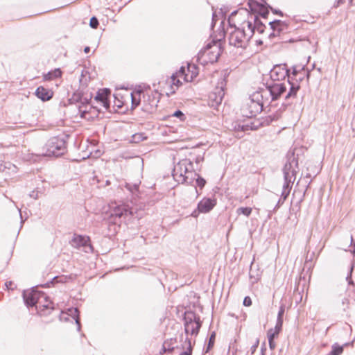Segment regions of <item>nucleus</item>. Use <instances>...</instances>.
<instances>
[{
	"instance_id": "f257e3e1",
	"label": "nucleus",
	"mask_w": 355,
	"mask_h": 355,
	"mask_svg": "<svg viewBox=\"0 0 355 355\" xmlns=\"http://www.w3.org/2000/svg\"><path fill=\"white\" fill-rule=\"evenodd\" d=\"M228 22L230 27L227 28V32L230 45L237 48H245L253 35V31L251 29V20L248 19L244 21L239 27L232 25L230 19Z\"/></svg>"
},
{
	"instance_id": "f03ea898",
	"label": "nucleus",
	"mask_w": 355,
	"mask_h": 355,
	"mask_svg": "<svg viewBox=\"0 0 355 355\" xmlns=\"http://www.w3.org/2000/svg\"><path fill=\"white\" fill-rule=\"evenodd\" d=\"M298 170V162L293 153H288L286 162L283 168L284 183L283 184L281 197L286 200L293 187L296 179V174Z\"/></svg>"
},
{
	"instance_id": "7ed1b4c3",
	"label": "nucleus",
	"mask_w": 355,
	"mask_h": 355,
	"mask_svg": "<svg viewBox=\"0 0 355 355\" xmlns=\"http://www.w3.org/2000/svg\"><path fill=\"white\" fill-rule=\"evenodd\" d=\"M172 175L175 181L179 184H193L197 174L193 170L191 161L183 159L174 166Z\"/></svg>"
},
{
	"instance_id": "20e7f679",
	"label": "nucleus",
	"mask_w": 355,
	"mask_h": 355,
	"mask_svg": "<svg viewBox=\"0 0 355 355\" xmlns=\"http://www.w3.org/2000/svg\"><path fill=\"white\" fill-rule=\"evenodd\" d=\"M270 77L272 80L277 81L284 80L287 77L288 80L286 83L289 86V91L285 95L286 98L295 95L299 89V85L291 82V74L286 64H279L273 67L270 71Z\"/></svg>"
},
{
	"instance_id": "39448f33",
	"label": "nucleus",
	"mask_w": 355,
	"mask_h": 355,
	"mask_svg": "<svg viewBox=\"0 0 355 355\" xmlns=\"http://www.w3.org/2000/svg\"><path fill=\"white\" fill-rule=\"evenodd\" d=\"M220 43L216 41L209 42L198 53V60L202 64L216 62L220 55Z\"/></svg>"
},
{
	"instance_id": "423d86ee",
	"label": "nucleus",
	"mask_w": 355,
	"mask_h": 355,
	"mask_svg": "<svg viewBox=\"0 0 355 355\" xmlns=\"http://www.w3.org/2000/svg\"><path fill=\"white\" fill-rule=\"evenodd\" d=\"M266 103L265 100L262 98L261 94L259 92H254L248 100L246 103L242 107L241 112L243 116L252 118L259 113Z\"/></svg>"
},
{
	"instance_id": "0eeeda50",
	"label": "nucleus",
	"mask_w": 355,
	"mask_h": 355,
	"mask_svg": "<svg viewBox=\"0 0 355 355\" xmlns=\"http://www.w3.org/2000/svg\"><path fill=\"white\" fill-rule=\"evenodd\" d=\"M289 87L286 82L275 83L267 84L266 89L259 92L261 94L262 98L265 100L266 103L277 100L282 95L287 94V88Z\"/></svg>"
},
{
	"instance_id": "6e6552de",
	"label": "nucleus",
	"mask_w": 355,
	"mask_h": 355,
	"mask_svg": "<svg viewBox=\"0 0 355 355\" xmlns=\"http://www.w3.org/2000/svg\"><path fill=\"white\" fill-rule=\"evenodd\" d=\"M42 155L46 157H59L64 154L67 150L66 141L63 137H54L46 142Z\"/></svg>"
},
{
	"instance_id": "1a4fd4ad",
	"label": "nucleus",
	"mask_w": 355,
	"mask_h": 355,
	"mask_svg": "<svg viewBox=\"0 0 355 355\" xmlns=\"http://www.w3.org/2000/svg\"><path fill=\"white\" fill-rule=\"evenodd\" d=\"M23 298L28 306H33L39 304L45 309L51 308V302L44 293L35 290L26 291L23 293Z\"/></svg>"
},
{
	"instance_id": "9d476101",
	"label": "nucleus",
	"mask_w": 355,
	"mask_h": 355,
	"mask_svg": "<svg viewBox=\"0 0 355 355\" xmlns=\"http://www.w3.org/2000/svg\"><path fill=\"white\" fill-rule=\"evenodd\" d=\"M226 85L225 78L221 77L217 83V85L209 95V105L217 108L220 105L225 95V87Z\"/></svg>"
},
{
	"instance_id": "9b49d317",
	"label": "nucleus",
	"mask_w": 355,
	"mask_h": 355,
	"mask_svg": "<svg viewBox=\"0 0 355 355\" xmlns=\"http://www.w3.org/2000/svg\"><path fill=\"white\" fill-rule=\"evenodd\" d=\"M119 202L122 203L117 204L116 201H112L110 205L111 209L110 217L114 218L115 222L116 218H125L133 214L132 209H130L128 205L124 204L123 201Z\"/></svg>"
},
{
	"instance_id": "f8f14e48",
	"label": "nucleus",
	"mask_w": 355,
	"mask_h": 355,
	"mask_svg": "<svg viewBox=\"0 0 355 355\" xmlns=\"http://www.w3.org/2000/svg\"><path fill=\"white\" fill-rule=\"evenodd\" d=\"M184 331L187 334L197 335L201 327L200 318L193 313H188L184 317Z\"/></svg>"
},
{
	"instance_id": "ddd939ff",
	"label": "nucleus",
	"mask_w": 355,
	"mask_h": 355,
	"mask_svg": "<svg viewBox=\"0 0 355 355\" xmlns=\"http://www.w3.org/2000/svg\"><path fill=\"white\" fill-rule=\"evenodd\" d=\"M198 67L193 63H188L187 67H181L178 70V73L184 76V82H192L198 75Z\"/></svg>"
},
{
	"instance_id": "4468645a",
	"label": "nucleus",
	"mask_w": 355,
	"mask_h": 355,
	"mask_svg": "<svg viewBox=\"0 0 355 355\" xmlns=\"http://www.w3.org/2000/svg\"><path fill=\"white\" fill-rule=\"evenodd\" d=\"M290 74L291 80L302 81L305 77L309 78V71L304 65H296L293 67V71Z\"/></svg>"
},
{
	"instance_id": "2eb2a0df",
	"label": "nucleus",
	"mask_w": 355,
	"mask_h": 355,
	"mask_svg": "<svg viewBox=\"0 0 355 355\" xmlns=\"http://www.w3.org/2000/svg\"><path fill=\"white\" fill-rule=\"evenodd\" d=\"M269 25L272 32L269 34V37L272 38L279 35L281 32L286 29L287 24L281 20H274L269 22Z\"/></svg>"
},
{
	"instance_id": "dca6fc26",
	"label": "nucleus",
	"mask_w": 355,
	"mask_h": 355,
	"mask_svg": "<svg viewBox=\"0 0 355 355\" xmlns=\"http://www.w3.org/2000/svg\"><path fill=\"white\" fill-rule=\"evenodd\" d=\"M216 205V201H199L196 210L191 213L193 217H197L199 213H207Z\"/></svg>"
},
{
	"instance_id": "f3484780",
	"label": "nucleus",
	"mask_w": 355,
	"mask_h": 355,
	"mask_svg": "<svg viewBox=\"0 0 355 355\" xmlns=\"http://www.w3.org/2000/svg\"><path fill=\"white\" fill-rule=\"evenodd\" d=\"M181 78L184 80V76H180L178 71L173 73L171 78L167 80L166 83L169 85L171 94H174L175 91L179 88V87L182 84L180 80Z\"/></svg>"
},
{
	"instance_id": "a211bd4d",
	"label": "nucleus",
	"mask_w": 355,
	"mask_h": 355,
	"mask_svg": "<svg viewBox=\"0 0 355 355\" xmlns=\"http://www.w3.org/2000/svg\"><path fill=\"white\" fill-rule=\"evenodd\" d=\"M89 238L81 235H74L71 241V246L79 248L80 247H85L92 249V246L89 244Z\"/></svg>"
},
{
	"instance_id": "6ab92c4d",
	"label": "nucleus",
	"mask_w": 355,
	"mask_h": 355,
	"mask_svg": "<svg viewBox=\"0 0 355 355\" xmlns=\"http://www.w3.org/2000/svg\"><path fill=\"white\" fill-rule=\"evenodd\" d=\"M110 94V89L107 88L101 89L98 91L95 100L97 101H101L103 106L108 109L110 107V102L108 101V96Z\"/></svg>"
},
{
	"instance_id": "aec40b11",
	"label": "nucleus",
	"mask_w": 355,
	"mask_h": 355,
	"mask_svg": "<svg viewBox=\"0 0 355 355\" xmlns=\"http://www.w3.org/2000/svg\"><path fill=\"white\" fill-rule=\"evenodd\" d=\"M35 94L42 101H47L53 97V92L42 86L37 88Z\"/></svg>"
},
{
	"instance_id": "412c9836",
	"label": "nucleus",
	"mask_w": 355,
	"mask_h": 355,
	"mask_svg": "<svg viewBox=\"0 0 355 355\" xmlns=\"http://www.w3.org/2000/svg\"><path fill=\"white\" fill-rule=\"evenodd\" d=\"M250 18L252 21V31H253V34L254 33L255 31L259 32V33H263L264 31L265 26L264 24L261 21V20L259 19L257 16H250Z\"/></svg>"
},
{
	"instance_id": "4be33fe9",
	"label": "nucleus",
	"mask_w": 355,
	"mask_h": 355,
	"mask_svg": "<svg viewBox=\"0 0 355 355\" xmlns=\"http://www.w3.org/2000/svg\"><path fill=\"white\" fill-rule=\"evenodd\" d=\"M182 352L179 355H192L193 347L191 345V340L189 338H186L183 344L182 345Z\"/></svg>"
},
{
	"instance_id": "5701e85b",
	"label": "nucleus",
	"mask_w": 355,
	"mask_h": 355,
	"mask_svg": "<svg viewBox=\"0 0 355 355\" xmlns=\"http://www.w3.org/2000/svg\"><path fill=\"white\" fill-rule=\"evenodd\" d=\"M61 76H62V71L59 68H58V69L51 71L48 72L46 74H45L44 76V79L45 80H51L55 78L61 77Z\"/></svg>"
},
{
	"instance_id": "b1692460",
	"label": "nucleus",
	"mask_w": 355,
	"mask_h": 355,
	"mask_svg": "<svg viewBox=\"0 0 355 355\" xmlns=\"http://www.w3.org/2000/svg\"><path fill=\"white\" fill-rule=\"evenodd\" d=\"M348 345V343L344 344V345L340 346L338 343H334L332 345L331 350L327 355H340L344 350V346Z\"/></svg>"
},
{
	"instance_id": "393cba45",
	"label": "nucleus",
	"mask_w": 355,
	"mask_h": 355,
	"mask_svg": "<svg viewBox=\"0 0 355 355\" xmlns=\"http://www.w3.org/2000/svg\"><path fill=\"white\" fill-rule=\"evenodd\" d=\"M176 343V340L173 338H171L166 340L163 343V349H166L168 352H171L174 350L175 347L174 345Z\"/></svg>"
},
{
	"instance_id": "a878e982",
	"label": "nucleus",
	"mask_w": 355,
	"mask_h": 355,
	"mask_svg": "<svg viewBox=\"0 0 355 355\" xmlns=\"http://www.w3.org/2000/svg\"><path fill=\"white\" fill-rule=\"evenodd\" d=\"M69 311V315L72 316L75 320H76V323L78 324V329L80 330V320H79V316H78V309L77 308H72V309H69L68 310Z\"/></svg>"
},
{
	"instance_id": "bb28decb",
	"label": "nucleus",
	"mask_w": 355,
	"mask_h": 355,
	"mask_svg": "<svg viewBox=\"0 0 355 355\" xmlns=\"http://www.w3.org/2000/svg\"><path fill=\"white\" fill-rule=\"evenodd\" d=\"M92 98V95L91 94H83L82 98H80V101L79 103L81 105H87L89 103L91 99Z\"/></svg>"
},
{
	"instance_id": "cd10ccee",
	"label": "nucleus",
	"mask_w": 355,
	"mask_h": 355,
	"mask_svg": "<svg viewBox=\"0 0 355 355\" xmlns=\"http://www.w3.org/2000/svg\"><path fill=\"white\" fill-rule=\"evenodd\" d=\"M354 268V263L353 262H351L350 266H349V272L346 277V280L348 282V284L349 285H354V283L352 279V275Z\"/></svg>"
},
{
	"instance_id": "c85d7f7f",
	"label": "nucleus",
	"mask_w": 355,
	"mask_h": 355,
	"mask_svg": "<svg viewBox=\"0 0 355 355\" xmlns=\"http://www.w3.org/2000/svg\"><path fill=\"white\" fill-rule=\"evenodd\" d=\"M194 181L196 182V187H199L200 189L204 187L206 183L205 180L198 175L195 177Z\"/></svg>"
},
{
	"instance_id": "c756f323",
	"label": "nucleus",
	"mask_w": 355,
	"mask_h": 355,
	"mask_svg": "<svg viewBox=\"0 0 355 355\" xmlns=\"http://www.w3.org/2000/svg\"><path fill=\"white\" fill-rule=\"evenodd\" d=\"M279 334V332L277 331L275 329H273L272 328L268 329L267 332L268 340H274V339L278 336Z\"/></svg>"
},
{
	"instance_id": "7c9ffc66",
	"label": "nucleus",
	"mask_w": 355,
	"mask_h": 355,
	"mask_svg": "<svg viewBox=\"0 0 355 355\" xmlns=\"http://www.w3.org/2000/svg\"><path fill=\"white\" fill-rule=\"evenodd\" d=\"M137 95H138L139 96V94H137ZM130 98H131V101H132V107L135 108L136 107H137L139 105L140 98H139V97L137 98L136 95L133 94L132 93L130 94Z\"/></svg>"
},
{
	"instance_id": "2f4dec72",
	"label": "nucleus",
	"mask_w": 355,
	"mask_h": 355,
	"mask_svg": "<svg viewBox=\"0 0 355 355\" xmlns=\"http://www.w3.org/2000/svg\"><path fill=\"white\" fill-rule=\"evenodd\" d=\"M83 92L80 90H78L76 92L73 93L71 100L76 103H80V98H82V96L83 95Z\"/></svg>"
},
{
	"instance_id": "473e14b6",
	"label": "nucleus",
	"mask_w": 355,
	"mask_h": 355,
	"mask_svg": "<svg viewBox=\"0 0 355 355\" xmlns=\"http://www.w3.org/2000/svg\"><path fill=\"white\" fill-rule=\"evenodd\" d=\"M251 212H252V209L250 207H240L237 209V213L239 214H242L246 216H250Z\"/></svg>"
},
{
	"instance_id": "72a5a7b5",
	"label": "nucleus",
	"mask_w": 355,
	"mask_h": 355,
	"mask_svg": "<svg viewBox=\"0 0 355 355\" xmlns=\"http://www.w3.org/2000/svg\"><path fill=\"white\" fill-rule=\"evenodd\" d=\"M172 116L177 117L180 119V121H184L186 119L184 114L180 110H176L173 114Z\"/></svg>"
},
{
	"instance_id": "f704fd0d",
	"label": "nucleus",
	"mask_w": 355,
	"mask_h": 355,
	"mask_svg": "<svg viewBox=\"0 0 355 355\" xmlns=\"http://www.w3.org/2000/svg\"><path fill=\"white\" fill-rule=\"evenodd\" d=\"M317 198H319V200H322L323 198L327 199L329 198V196L325 193V191L323 190V188L320 187L318 191Z\"/></svg>"
},
{
	"instance_id": "c9c22d12",
	"label": "nucleus",
	"mask_w": 355,
	"mask_h": 355,
	"mask_svg": "<svg viewBox=\"0 0 355 355\" xmlns=\"http://www.w3.org/2000/svg\"><path fill=\"white\" fill-rule=\"evenodd\" d=\"M98 24H99L98 20L96 17H92L90 19L89 26L92 28H96L98 27Z\"/></svg>"
},
{
	"instance_id": "e433bc0d",
	"label": "nucleus",
	"mask_w": 355,
	"mask_h": 355,
	"mask_svg": "<svg viewBox=\"0 0 355 355\" xmlns=\"http://www.w3.org/2000/svg\"><path fill=\"white\" fill-rule=\"evenodd\" d=\"M283 320L277 319L276 324L273 329H275L277 331L280 332L282 328Z\"/></svg>"
},
{
	"instance_id": "4c0bfd02",
	"label": "nucleus",
	"mask_w": 355,
	"mask_h": 355,
	"mask_svg": "<svg viewBox=\"0 0 355 355\" xmlns=\"http://www.w3.org/2000/svg\"><path fill=\"white\" fill-rule=\"evenodd\" d=\"M214 340H215V334L213 333L211 336H210V338H209V343H208V347H207V352L211 348L213 347L214 345Z\"/></svg>"
},
{
	"instance_id": "58836bf2",
	"label": "nucleus",
	"mask_w": 355,
	"mask_h": 355,
	"mask_svg": "<svg viewBox=\"0 0 355 355\" xmlns=\"http://www.w3.org/2000/svg\"><path fill=\"white\" fill-rule=\"evenodd\" d=\"M284 311H285L284 306L282 305L279 308L277 319L283 320V315H284Z\"/></svg>"
},
{
	"instance_id": "ea45409f",
	"label": "nucleus",
	"mask_w": 355,
	"mask_h": 355,
	"mask_svg": "<svg viewBox=\"0 0 355 355\" xmlns=\"http://www.w3.org/2000/svg\"><path fill=\"white\" fill-rule=\"evenodd\" d=\"M243 305L245 306H250L252 305V300L249 296H246L243 302Z\"/></svg>"
},
{
	"instance_id": "a19ab883",
	"label": "nucleus",
	"mask_w": 355,
	"mask_h": 355,
	"mask_svg": "<svg viewBox=\"0 0 355 355\" xmlns=\"http://www.w3.org/2000/svg\"><path fill=\"white\" fill-rule=\"evenodd\" d=\"M268 13H269V12H268V10L266 8H263V7L261 6V9H260V15H261L263 17L266 18V17L268 16Z\"/></svg>"
},
{
	"instance_id": "79ce46f5",
	"label": "nucleus",
	"mask_w": 355,
	"mask_h": 355,
	"mask_svg": "<svg viewBox=\"0 0 355 355\" xmlns=\"http://www.w3.org/2000/svg\"><path fill=\"white\" fill-rule=\"evenodd\" d=\"M30 198H33L35 200L37 199L40 196H39V192L37 191H33L30 195Z\"/></svg>"
},
{
	"instance_id": "37998d69",
	"label": "nucleus",
	"mask_w": 355,
	"mask_h": 355,
	"mask_svg": "<svg viewBox=\"0 0 355 355\" xmlns=\"http://www.w3.org/2000/svg\"><path fill=\"white\" fill-rule=\"evenodd\" d=\"M138 187H139V186H138V184H134V185H132H132H130V184H127V185H126V187L128 188V189H129V190H130L131 192H132V193H133V190H132V189H134L135 190H137Z\"/></svg>"
},
{
	"instance_id": "c03bdc74",
	"label": "nucleus",
	"mask_w": 355,
	"mask_h": 355,
	"mask_svg": "<svg viewBox=\"0 0 355 355\" xmlns=\"http://www.w3.org/2000/svg\"><path fill=\"white\" fill-rule=\"evenodd\" d=\"M345 2V0H336V1L334 2V8H338V7H339L340 5L343 4Z\"/></svg>"
},
{
	"instance_id": "a18cd8bd",
	"label": "nucleus",
	"mask_w": 355,
	"mask_h": 355,
	"mask_svg": "<svg viewBox=\"0 0 355 355\" xmlns=\"http://www.w3.org/2000/svg\"><path fill=\"white\" fill-rule=\"evenodd\" d=\"M269 343V347L271 350L275 349L276 347V344L274 340H268Z\"/></svg>"
},
{
	"instance_id": "49530a36",
	"label": "nucleus",
	"mask_w": 355,
	"mask_h": 355,
	"mask_svg": "<svg viewBox=\"0 0 355 355\" xmlns=\"http://www.w3.org/2000/svg\"><path fill=\"white\" fill-rule=\"evenodd\" d=\"M135 141H138L139 139H142L141 134H136L133 136Z\"/></svg>"
},
{
	"instance_id": "de8ad7c7",
	"label": "nucleus",
	"mask_w": 355,
	"mask_h": 355,
	"mask_svg": "<svg viewBox=\"0 0 355 355\" xmlns=\"http://www.w3.org/2000/svg\"><path fill=\"white\" fill-rule=\"evenodd\" d=\"M272 12L275 14L279 15L281 16H283V13L281 10H274Z\"/></svg>"
},
{
	"instance_id": "09e8293b",
	"label": "nucleus",
	"mask_w": 355,
	"mask_h": 355,
	"mask_svg": "<svg viewBox=\"0 0 355 355\" xmlns=\"http://www.w3.org/2000/svg\"><path fill=\"white\" fill-rule=\"evenodd\" d=\"M239 128H241V130L245 131V130H248V125H239Z\"/></svg>"
},
{
	"instance_id": "8fccbe9b",
	"label": "nucleus",
	"mask_w": 355,
	"mask_h": 355,
	"mask_svg": "<svg viewBox=\"0 0 355 355\" xmlns=\"http://www.w3.org/2000/svg\"><path fill=\"white\" fill-rule=\"evenodd\" d=\"M202 159H203V157H202L199 156V157H198L196 158V162L198 163V162H200L202 161Z\"/></svg>"
},
{
	"instance_id": "3c124183",
	"label": "nucleus",
	"mask_w": 355,
	"mask_h": 355,
	"mask_svg": "<svg viewBox=\"0 0 355 355\" xmlns=\"http://www.w3.org/2000/svg\"><path fill=\"white\" fill-rule=\"evenodd\" d=\"M89 51H90V48L89 46L85 47V49H84L85 53H87L89 52Z\"/></svg>"
},
{
	"instance_id": "603ef678",
	"label": "nucleus",
	"mask_w": 355,
	"mask_h": 355,
	"mask_svg": "<svg viewBox=\"0 0 355 355\" xmlns=\"http://www.w3.org/2000/svg\"><path fill=\"white\" fill-rule=\"evenodd\" d=\"M353 1H354V0H348L349 6H354Z\"/></svg>"
},
{
	"instance_id": "864d4df0",
	"label": "nucleus",
	"mask_w": 355,
	"mask_h": 355,
	"mask_svg": "<svg viewBox=\"0 0 355 355\" xmlns=\"http://www.w3.org/2000/svg\"><path fill=\"white\" fill-rule=\"evenodd\" d=\"M58 277H53V279L52 282H51V284L54 283V282H58V281H57V279H58Z\"/></svg>"
},
{
	"instance_id": "5fc2aeb1",
	"label": "nucleus",
	"mask_w": 355,
	"mask_h": 355,
	"mask_svg": "<svg viewBox=\"0 0 355 355\" xmlns=\"http://www.w3.org/2000/svg\"><path fill=\"white\" fill-rule=\"evenodd\" d=\"M166 352H168V350H166V349H162V351L160 352L161 354L162 353H166Z\"/></svg>"
},
{
	"instance_id": "6e6d98bb",
	"label": "nucleus",
	"mask_w": 355,
	"mask_h": 355,
	"mask_svg": "<svg viewBox=\"0 0 355 355\" xmlns=\"http://www.w3.org/2000/svg\"><path fill=\"white\" fill-rule=\"evenodd\" d=\"M11 284H12V282H6V286L7 287H8V286H10V285H11Z\"/></svg>"
},
{
	"instance_id": "4d7b16f0",
	"label": "nucleus",
	"mask_w": 355,
	"mask_h": 355,
	"mask_svg": "<svg viewBox=\"0 0 355 355\" xmlns=\"http://www.w3.org/2000/svg\"><path fill=\"white\" fill-rule=\"evenodd\" d=\"M105 184H106V185H109V184H110V180H107L105 181Z\"/></svg>"
},
{
	"instance_id": "13d9d810",
	"label": "nucleus",
	"mask_w": 355,
	"mask_h": 355,
	"mask_svg": "<svg viewBox=\"0 0 355 355\" xmlns=\"http://www.w3.org/2000/svg\"><path fill=\"white\" fill-rule=\"evenodd\" d=\"M315 64H312V67H311L312 71L315 69Z\"/></svg>"
},
{
	"instance_id": "bf43d9fd",
	"label": "nucleus",
	"mask_w": 355,
	"mask_h": 355,
	"mask_svg": "<svg viewBox=\"0 0 355 355\" xmlns=\"http://www.w3.org/2000/svg\"><path fill=\"white\" fill-rule=\"evenodd\" d=\"M352 253L354 254V255L355 256V244H354V250L352 251Z\"/></svg>"
},
{
	"instance_id": "052dcab7",
	"label": "nucleus",
	"mask_w": 355,
	"mask_h": 355,
	"mask_svg": "<svg viewBox=\"0 0 355 355\" xmlns=\"http://www.w3.org/2000/svg\"><path fill=\"white\" fill-rule=\"evenodd\" d=\"M353 242H354L353 237H352V236H351V245H352Z\"/></svg>"
},
{
	"instance_id": "680f3d73",
	"label": "nucleus",
	"mask_w": 355,
	"mask_h": 355,
	"mask_svg": "<svg viewBox=\"0 0 355 355\" xmlns=\"http://www.w3.org/2000/svg\"><path fill=\"white\" fill-rule=\"evenodd\" d=\"M202 200H211V198H204Z\"/></svg>"
},
{
	"instance_id": "e2e57ef3",
	"label": "nucleus",
	"mask_w": 355,
	"mask_h": 355,
	"mask_svg": "<svg viewBox=\"0 0 355 355\" xmlns=\"http://www.w3.org/2000/svg\"><path fill=\"white\" fill-rule=\"evenodd\" d=\"M257 346V345H254V346H253V347H252L253 350H255V349H256Z\"/></svg>"
},
{
	"instance_id": "0e129e2a",
	"label": "nucleus",
	"mask_w": 355,
	"mask_h": 355,
	"mask_svg": "<svg viewBox=\"0 0 355 355\" xmlns=\"http://www.w3.org/2000/svg\"><path fill=\"white\" fill-rule=\"evenodd\" d=\"M310 279H311V275H309V277H308L309 282L310 281Z\"/></svg>"
},
{
	"instance_id": "69168bd1",
	"label": "nucleus",
	"mask_w": 355,
	"mask_h": 355,
	"mask_svg": "<svg viewBox=\"0 0 355 355\" xmlns=\"http://www.w3.org/2000/svg\"><path fill=\"white\" fill-rule=\"evenodd\" d=\"M257 42H258V44H261L262 43L261 41H259V42L257 41Z\"/></svg>"
},
{
	"instance_id": "338daca9",
	"label": "nucleus",
	"mask_w": 355,
	"mask_h": 355,
	"mask_svg": "<svg viewBox=\"0 0 355 355\" xmlns=\"http://www.w3.org/2000/svg\"><path fill=\"white\" fill-rule=\"evenodd\" d=\"M19 213H21V209H19ZM20 214L21 215V214Z\"/></svg>"
}]
</instances>
